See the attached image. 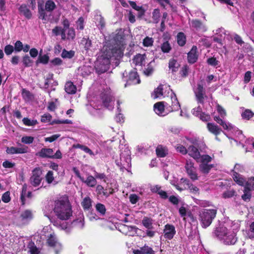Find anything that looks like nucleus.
<instances>
[{
	"instance_id": "nucleus-1",
	"label": "nucleus",
	"mask_w": 254,
	"mask_h": 254,
	"mask_svg": "<svg viewBox=\"0 0 254 254\" xmlns=\"http://www.w3.org/2000/svg\"><path fill=\"white\" fill-rule=\"evenodd\" d=\"M121 39V35L113 34L110 36V40L106 42L98 54L95 64V69L98 74L108 70L112 58L116 59L123 56V53L120 46Z\"/></svg>"
},
{
	"instance_id": "nucleus-2",
	"label": "nucleus",
	"mask_w": 254,
	"mask_h": 254,
	"mask_svg": "<svg viewBox=\"0 0 254 254\" xmlns=\"http://www.w3.org/2000/svg\"><path fill=\"white\" fill-rule=\"evenodd\" d=\"M54 213L61 220L68 219L72 215L71 206L67 199L60 198L55 201Z\"/></svg>"
},
{
	"instance_id": "nucleus-3",
	"label": "nucleus",
	"mask_w": 254,
	"mask_h": 254,
	"mask_svg": "<svg viewBox=\"0 0 254 254\" xmlns=\"http://www.w3.org/2000/svg\"><path fill=\"white\" fill-rule=\"evenodd\" d=\"M56 7L55 2L48 0L45 3L44 0H38V8L39 14V18L44 21V22L49 20V16L47 15L46 11L51 12L55 9Z\"/></svg>"
},
{
	"instance_id": "nucleus-4",
	"label": "nucleus",
	"mask_w": 254,
	"mask_h": 254,
	"mask_svg": "<svg viewBox=\"0 0 254 254\" xmlns=\"http://www.w3.org/2000/svg\"><path fill=\"white\" fill-rule=\"evenodd\" d=\"M217 209H204L199 212V220L203 228H206L211 224L216 217Z\"/></svg>"
},
{
	"instance_id": "nucleus-5",
	"label": "nucleus",
	"mask_w": 254,
	"mask_h": 254,
	"mask_svg": "<svg viewBox=\"0 0 254 254\" xmlns=\"http://www.w3.org/2000/svg\"><path fill=\"white\" fill-rule=\"evenodd\" d=\"M116 163L120 169L128 170L131 167L130 151L126 147L124 150H122L120 154L119 160L116 161Z\"/></svg>"
},
{
	"instance_id": "nucleus-6",
	"label": "nucleus",
	"mask_w": 254,
	"mask_h": 254,
	"mask_svg": "<svg viewBox=\"0 0 254 254\" xmlns=\"http://www.w3.org/2000/svg\"><path fill=\"white\" fill-rule=\"evenodd\" d=\"M101 99L104 106L108 110H112L114 108L115 99L109 90L101 94Z\"/></svg>"
},
{
	"instance_id": "nucleus-7",
	"label": "nucleus",
	"mask_w": 254,
	"mask_h": 254,
	"mask_svg": "<svg viewBox=\"0 0 254 254\" xmlns=\"http://www.w3.org/2000/svg\"><path fill=\"white\" fill-rule=\"evenodd\" d=\"M47 243L49 246L55 248L56 254H59V253L62 250V245L58 241L57 237L54 233L51 234L48 237Z\"/></svg>"
},
{
	"instance_id": "nucleus-8",
	"label": "nucleus",
	"mask_w": 254,
	"mask_h": 254,
	"mask_svg": "<svg viewBox=\"0 0 254 254\" xmlns=\"http://www.w3.org/2000/svg\"><path fill=\"white\" fill-rule=\"evenodd\" d=\"M165 103L160 102L154 105V110L156 114L160 116H165L170 113Z\"/></svg>"
},
{
	"instance_id": "nucleus-9",
	"label": "nucleus",
	"mask_w": 254,
	"mask_h": 254,
	"mask_svg": "<svg viewBox=\"0 0 254 254\" xmlns=\"http://www.w3.org/2000/svg\"><path fill=\"white\" fill-rule=\"evenodd\" d=\"M185 169L188 175L192 181L198 180V177L196 173V168L193 166V163L191 161H187Z\"/></svg>"
},
{
	"instance_id": "nucleus-10",
	"label": "nucleus",
	"mask_w": 254,
	"mask_h": 254,
	"mask_svg": "<svg viewBox=\"0 0 254 254\" xmlns=\"http://www.w3.org/2000/svg\"><path fill=\"white\" fill-rule=\"evenodd\" d=\"M42 171L39 168H35L32 172V176L30 179L31 184L34 187L38 186L42 180Z\"/></svg>"
},
{
	"instance_id": "nucleus-11",
	"label": "nucleus",
	"mask_w": 254,
	"mask_h": 254,
	"mask_svg": "<svg viewBox=\"0 0 254 254\" xmlns=\"http://www.w3.org/2000/svg\"><path fill=\"white\" fill-rule=\"evenodd\" d=\"M171 104L165 103L170 112L178 111L180 109L181 105L179 102L176 94L172 92L170 95Z\"/></svg>"
},
{
	"instance_id": "nucleus-12",
	"label": "nucleus",
	"mask_w": 254,
	"mask_h": 254,
	"mask_svg": "<svg viewBox=\"0 0 254 254\" xmlns=\"http://www.w3.org/2000/svg\"><path fill=\"white\" fill-rule=\"evenodd\" d=\"M194 93L197 103L203 104L204 99L205 96V91L202 85L198 83L197 88L194 90Z\"/></svg>"
},
{
	"instance_id": "nucleus-13",
	"label": "nucleus",
	"mask_w": 254,
	"mask_h": 254,
	"mask_svg": "<svg viewBox=\"0 0 254 254\" xmlns=\"http://www.w3.org/2000/svg\"><path fill=\"white\" fill-rule=\"evenodd\" d=\"M221 241L226 245H234L237 241L236 233L229 231Z\"/></svg>"
},
{
	"instance_id": "nucleus-14",
	"label": "nucleus",
	"mask_w": 254,
	"mask_h": 254,
	"mask_svg": "<svg viewBox=\"0 0 254 254\" xmlns=\"http://www.w3.org/2000/svg\"><path fill=\"white\" fill-rule=\"evenodd\" d=\"M28 147L20 144L19 147H7L6 152L9 154H23L28 152Z\"/></svg>"
},
{
	"instance_id": "nucleus-15",
	"label": "nucleus",
	"mask_w": 254,
	"mask_h": 254,
	"mask_svg": "<svg viewBox=\"0 0 254 254\" xmlns=\"http://www.w3.org/2000/svg\"><path fill=\"white\" fill-rule=\"evenodd\" d=\"M228 231L229 230L225 226L220 225L214 230L213 234L219 240L222 241Z\"/></svg>"
},
{
	"instance_id": "nucleus-16",
	"label": "nucleus",
	"mask_w": 254,
	"mask_h": 254,
	"mask_svg": "<svg viewBox=\"0 0 254 254\" xmlns=\"http://www.w3.org/2000/svg\"><path fill=\"white\" fill-rule=\"evenodd\" d=\"M165 238L171 240L176 234V230L174 225L167 224L165 225L163 230Z\"/></svg>"
},
{
	"instance_id": "nucleus-17",
	"label": "nucleus",
	"mask_w": 254,
	"mask_h": 254,
	"mask_svg": "<svg viewBox=\"0 0 254 254\" xmlns=\"http://www.w3.org/2000/svg\"><path fill=\"white\" fill-rule=\"evenodd\" d=\"M232 172H233V178L238 185L245 187L247 186L248 181L242 175L234 170H232Z\"/></svg>"
},
{
	"instance_id": "nucleus-18",
	"label": "nucleus",
	"mask_w": 254,
	"mask_h": 254,
	"mask_svg": "<svg viewBox=\"0 0 254 254\" xmlns=\"http://www.w3.org/2000/svg\"><path fill=\"white\" fill-rule=\"evenodd\" d=\"M190 26L197 31H205L207 30L206 26L197 19L192 20L190 22Z\"/></svg>"
},
{
	"instance_id": "nucleus-19",
	"label": "nucleus",
	"mask_w": 254,
	"mask_h": 254,
	"mask_svg": "<svg viewBox=\"0 0 254 254\" xmlns=\"http://www.w3.org/2000/svg\"><path fill=\"white\" fill-rule=\"evenodd\" d=\"M140 79L137 72L135 70L129 72L127 83L130 84H138L140 83Z\"/></svg>"
},
{
	"instance_id": "nucleus-20",
	"label": "nucleus",
	"mask_w": 254,
	"mask_h": 254,
	"mask_svg": "<svg viewBox=\"0 0 254 254\" xmlns=\"http://www.w3.org/2000/svg\"><path fill=\"white\" fill-rule=\"evenodd\" d=\"M188 62L190 63H194L197 59V48L193 46L190 51L188 54Z\"/></svg>"
},
{
	"instance_id": "nucleus-21",
	"label": "nucleus",
	"mask_w": 254,
	"mask_h": 254,
	"mask_svg": "<svg viewBox=\"0 0 254 254\" xmlns=\"http://www.w3.org/2000/svg\"><path fill=\"white\" fill-rule=\"evenodd\" d=\"M70 225L72 227H76L81 229L84 227V216L82 214L80 213L78 218L72 221Z\"/></svg>"
},
{
	"instance_id": "nucleus-22",
	"label": "nucleus",
	"mask_w": 254,
	"mask_h": 254,
	"mask_svg": "<svg viewBox=\"0 0 254 254\" xmlns=\"http://www.w3.org/2000/svg\"><path fill=\"white\" fill-rule=\"evenodd\" d=\"M188 152L190 156L193 157L197 162L200 158V153L198 149L194 146H190L188 149Z\"/></svg>"
},
{
	"instance_id": "nucleus-23",
	"label": "nucleus",
	"mask_w": 254,
	"mask_h": 254,
	"mask_svg": "<svg viewBox=\"0 0 254 254\" xmlns=\"http://www.w3.org/2000/svg\"><path fill=\"white\" fill-rule=\"evenodd\" d=\"M132 64L135 66H142L145 64V56L141 54L136 55L132 59Z\"/></svg>"
},
{
	"instance_id": "nucleus-24",
	"label": "nucleus",
	"mask_w": 254,
	"mask_h": 254,
	"mask_svg": "<svg viewBox=\"0 0 254 254\" xmlns=\"http://www.w3.org/2000/svg\"><path fill=\"white\" fill-rule=\"evenodd\" d=\"M81 182L85 184L88 187L91 188H94L97 185L96 179L95 177L92 176V175H88L86 179H84V178H83V181Z\"/></svg>"
},
{
	"instance_id": "nucleus-25",
	"label": "nucleus",
	"mask_w": 254,
	"mask_h": 254,
	"mask_svg": "<svg viewBox=\"0 0 254 254\" xmlns=\"http://www.w3.org/2000/svg\"><path fill=\"white\" fill-rule=\"evenodd\" d=\"M52 33L55 36H58L61 34V39L63 40H66V33L65 32V29H63L61 27L56 26L54 29H52Z\"/></svg>"
},
{
	"instance_id": "nucleus-26",
	"label": "nucleus",
	"mask_w": 254,
	"mask_h": 254,
	"mask_svg": "<svg viewBox=\"0 0 254 254\" xmlns=\"http://www.w3.org/2000/svg\"><path fill=\"white\" fill-rule=\"evenodd\" d=\"M156 152L158 157H164L168 154V150L166 147L159 145L156 147Z\"/></svg>"
},
{
	"instance_id": "nucleus-27",
	"label": "nucleus",
	"mask_w": 254,
	"mask_h": 254,
	"mask_svg": "<svg viewBox=\"0 0 254 254\" xmlns=\"http://www.w3.org/2000/svg\"><path fill=\"white\" fill-rule=\"evenodd\" d=\"M33 218V215L32 211L30 210H25L23 211L20 216V218L21 219V221L24 222H27L31 220Z\"/></svg>"
},
{
	"instance_id": "nucleus-28",
	"label": "nucleus",
	"mask_w": 254,
	"mask_h": 254,
	"mask_svg": "<svg viewBox=\"0 0 254 254\" xmlns=\"http://www.w3.org/2000/svg\"><path fill=\"white\" fill-rule=\"evenodd\" d=\"M19 11L23 14L27 18L30 19L32 17V13L30 9L26 4H22L19 7Z\"/></svg>"
},
{
	"instance_id": "nucleus-29",
	"label": "nucleus",
	"mask_w": 254,
	"mask_h": 254,
	"mask_svg": "<svg viewBox=\"0 0 254 254\" xmlns=\"http://www.w3.org/2000/svg\"><path fill=\"white\" fill-rule=\"evenodd\" d=\"M64 90L68 94H73L76 91V87L72 82H67L64 86Z\"/></svg>"
},
{
	"instance_id": "nucleus-30",
	"label": "nucleus",
	"mask_w": 254,
	"mask_h": 254,
	"mask_svg": "<svg viewBox=\"0 0 254 254\" xmlns=\"http://www.w3.org/2000/svg\"><path fill=\"white\" fill-rule=\"evenodd\" d=\"M38 154L41 157H47L52 158V155L53 154V150L51 148H43L38 153Z\"/></svg>"
},
{
	"instance_id": "nucleus-31",
	"label": "nucleus",
	"mask_w": 254,
	"mask_h": 254,
	"mask_svg": "<svg viewBox=\"0 0 254 254\" xmlns=\"http://www.w3.org/2000/svg\"><path fill=\"white\" fill-rule=\"evenodd\" d=\"M180 66L179 64L177 62V60L172 59L169 62V68L172 72H176L178 70Z\"/></svg>"
},
{
	"instance_id": "nucleus-32",
	"label": "nucleus",
	"mask_w": 254,
	"mask_h": 254,
	"mask_svg": "<svg viewBox=\"0 0 254 254\" xmlns=\"http://www.w3.org/2000/svg\"><path fill=\"white\" fill-rule=\"evenodd\" d=\"M52 222L54 225L58 228H61L63 230H65L66 232H68L69 231V226L66 222H63L61 223V222H59L58 220H54L52 221Z\"/></svg>"
},
{
	"instance_id": "nucleus-33",
	"label": "nucleus",
	"mask_w": 254,
	"mask_h": 254,
	"mask_svg": "<svg viewBox=\"0 0 254 254\" xmlns=\"http://www.w3.org/2000/svg\"><path fill=\"white\" fill-rule=\"evenodd\" d=\"M81 205L84 210H88L92 207V200L88 197H85L81 202Z\"/></svg>"
},
{
	"instance_id": "nucleus-34",
	"label": "nucleus",
	"mask_w": 254,
	"mask_h": 254,
	"mask_svg": "<svg viewBox=\"0 0 254 254\" xmlns=\"http://www.w3.org/2000/svg\"><path fill=\"white\" fill-rule=\"evenodd\" d=\"M153 221L151 218L144 217L142 220V224L147 229H151L153 228Z\"/></svg>"
},
{
	"instance_id": "nucleus-35",
	"label": "nucleus",
	"mask_w": 254,
	"mask_h": 254,
	"mask_svg": "<svg viewBox=\"0 0 254 254\" xmlns=\"http://www.w3.org/2000/svg\"><path fill=\"white\" fill-rule=\"evenodd\" d=\"M212 167V165H208V164L204 163H202L199 165V170L204 174L208 173Z\"/></svg>"
},
{
	"instance_id": "nucleus-36",
	"label": "nucleus",
	"mask_w": 254,
	"mask_h": 254,
	"mask_svg": "<svg viewBox=\"0 0 254 254\" xmlns=\"http://www.w3.org/2000/svg\"><path fill=\"white\" fill-rule=\"evenodd\" d=\"M92 70V67L89 65H83L80 68L81 74L83 76L89 75Z\"/></svg>"
},
{
	"instance_id": "nucleus-37",
	"label": "nucleus",
	"mask_w": 254,
	"mask_h": 254,
	"mask_svg": "<svg viewBox=\"0 0 254 254\" xmlns=\"http://www.w3.org/2000/svg\"><path fill=\"white\" fill-rule=\"evenodd\" d=\"M163 95V85H159L155 89L152 94V97L154 99L160 98Z\"/></svg>"
},
{
	"instance_id": "nucleus-38",
	"label": "nucleus",
	"mask_w": 254,
	"mask_h": 254,
	"mask_svg": "<svg viewBox=\"0 0 254 254\" xmlns=\"http://www.w3.org/2000/svg\"><path fill=\"white\" fill-rule=\"evenodd\" d=\"M177 43L180 46L185 45L186 42V38L183 32H180L177 36Z\"/></svg>"
},
{
	"instance_id": "nucleus-39",
	"label": "nucleus",
	"mask_w": 254,
	"mask_h": 254,
	"mask_svg": "<svg viewBox=\"0 0 254 254\" xmlns=\"http://www.w3.org/2000/svg\"><path fill=\"white\" fill-rule=\"evenodd\" d=\"M28 247L29 249L28 252L30 254H39L40 252V249L37 248L34 243L32 242L29 243Z\"/></svg>"
},
{
	"instance_id": "nucleus-40",
	"label": "nucleus",
	"mask_w": 254,
	"mask_h": 254,
	"mask_svg": "<svg viewBox=\"0 0 254 254\" xmlns=\"http://www.w3.org/2000/svg\"><path fill=\"white\" fill-rule=\"evenodd\" d=\"M161 51L164 53H168L172 49L171 46L168 41H165L160 45Z\"/></svg>"
},
{
	"instance_id": "nucleus-41",
	"label": "nucleus",
	"mask_w": 254,
	"mask_h": 254,
	"mask_svg": "<svg viewBox=\"0 0 254 254\" xmlns=\"http://www.w3.org/2000/svg\"><path fill=\"white\" fill-rule=\"evenodd\" d=\"M27 186L24 184L22 188V191L20 194V200L22 205H24L25 203V197L27 194Z\"/></svg>"
},
{
	"instance_id": "nucleus-42",
	"label": "nucleus",
	"mask_w": 254,
	"mask_h": 254,
	"mask_svg": "<svg viewBox=\"0 0 254 254\" xmlns=\"http://www.w3.org/2000/svg\"><path fill=\"white\" fill-rule=\"evenodd\" d=\"M160 10L158 8H156L154 9L152 12V19L154 23H158L160 21Z\"/></svg>"
},
{
	"instance_id": "nucleus-43",
	"label": "nucleus",
	"mask_w": 254,
	"mask_h": 254,
	"mask_svg": "<svg viewBox=\"0 0 254 254\" xmlns=\"http://www.w3.org/2000/svg\"><path fill=\"white\" fill-rule=\"evenodd\" d=\"M251 190H248V188H244V193L242 195V198L245 201H249L252 197V194L250 191Z\"/></svg>"
},
{
	"instance_id": "nucleus-44",
	"label": "nucleus",
	"mask_w": 254,
	"mask_h": 254,
	"mask_svg": "<svg viewBox=\"0 0 254 254\" xmlns=\"http://www.w3.org/2000/svg\"><path fill=\"white\" fill-rule=\"evenodd\" d=\"M22 121L24 125L26 126H34L38 124V122L36 120L30 119L28 118H23Z\"/></svg>"
},
{
	"instance_id": "nucleus-45",
	"label": "nucleus",
	"mask_w": 254,
	"mask_h": 254,
	"mask_svg": "<svg viewBox=\"0 0 254 254\" xmlns=\"http://www.w3.org/2000/svg\"><path fill=\"white\" fill-rule=\"evenodd\" d=\"M96 210L100 213V215L103 216L105 214L106 209L105 206L100 203H98L95 206Z\"/></svg>"
},
{
	"instance_id": "nucleus-46",
	"label": "nucleus",
	"mask_w": 254,
	"mask_h": 254,
	"mask_svg": "<svg viewBox=\"0 0 254 254\" xmlns=\"http://www.w3.org/2000/svg\"><path fill=\"white\" fill-rule=\"evenodd\" d=\"M254 115V113L249 109H246L242 113V118L244 119L249 120Z\"/></svg>"
},
{
	"instance_id": "nucleus-47",
	"label": "nucleus",
	"mask_w": 254,
	"mask_h": 254,
	"mask_svg": "<svg viewBox=\"0 0 254 254\" xmlns=\"http://www.w3.org/2000/svg\"><path fill=\"white\" fill-rule=\"evenodd\" d=\"M96 23L99 28L102 29L105 26V21L101 15H98L96 18Z\"/></svg>"
},
{
	"instance_id": "nucleus-48",
	"label": "nucleus",
	"mask_w": 254,
	"mask_h": 254,
	"mask_svg": "<svg viewBox=\"0 0 254 254\" xmlns=\"http://www.w3.org/2000/svg\"><path fill=\"white\" fill-rule=\"evenodd\" d=\"M214 120L222 127H232L231 124L226 123L221 119L219 117H215Z\"/></svg>"
},
{
	"instance_id": "nucleus-49",
	"label": "nucleus",
	"mask_w": 254,
	"mask_h": 254,
	"mask_svg": "<svg viewBox=\"0 0 254 254\" xmlns=\"http://www.w3.org/2000/svg\"><path fill=\"white\" fill-rule=\"evenodd\" d=\"M143 254H155V252L152 249L146 245L140 248Z\"/></svg>"
},
{
	"instance_id": "nucleus-50",
	"label": "nucleus",
	"mask_w": 254,
	"mask_h": 254,
	"mask_svg": "<svg viewBox=\"0 0 254 254\" xmlns=\"http://www.w3.org/2000/svg\"><path fill=\"white\" fill-rule=\"evenodd\" d=\"M74 55V52L73 51H67L64 49L62 53V57L63 58L71 59Z\"/></svg>"
},
{
	"instance_id": "nucleus-51",
	"label": "nucleus",
	"mask_w": 254,
	"mask_h": 254,
	"mask_svg": "<svg viewBox=\"0 0 254 254\" xmlns=\"http://www.w3.org/2000/svg\"><path fill=\"white\" fill-rule=\"evenodd\" d=\"M154 40L152 38L146 37L143 41V45L145 47H150L153 45Z\"/></svg>"
},
{
	"instance_id": "nucleus-52",
	"label": "nucleus",
	"mask_w": 254,
	"mask_h": 254,
	"mask_svg": "<svg viewBox=\"0 0 254 254\" xmlns=\"http://www.w3.org/2000/svg\"><path fill=\"white\" fill-rule=\"evenodd\" d=\"M75 36V33L72 28L67 29V36L66 35V40H73Z\"/></svg>"
},
{
	"instance_id": "nucleus-53",
	"label": "nucleus",
	"mask_w": 254,
	"mask_h": 254,
	"mask_svg": "<svg viewBox=\"0 0 254 254\" xmlns=\"http://www.w3.org/2000/svg\"><path fill=\"white\" fill-rule=\"evenodd\" d=\"M22 62L25 66L29 67L32 65L33 64L32 60H31L28 55H26L23 58Z\"/></svg>"
},
{
	"instance_id": "nucleus-54",
	"label": "nucleus",
	"mask_w": 254,
	"mask_h": 254,
	"mask_svg": "<svg viewBox=\"0 0 254 254\" xmlns=\"http://www.w3.org/2000/svg\"><path fill=\"white\" fill-rule=\"evenodd\" d=\"M49 57L47 55H44L43 56H40L38 58V60L37 61V64L40 63H42L43 64H46L48 63L49 61Z\"/></svg>"
},
{
	"instance_id": "nucleus-55",
	"label": "nucleus",
	"mask_w": 254,
	"mask_h": 254,
	"mask_svg": "<svg viewBox=\"0 0 254 254\" xmlns=\"http://www.w3.org/2000/svg\"><path fill=\"white\" fill-rule=\"evenodd\" d=\"M94 177L95 179H100L103 180L104 182H106L107 177L104 173H99L96 171L94 172Z\"/></svg>"
},
{
	"instance_id": "nucleus-56",
	"label": "nucleus",
	"mask_w": 254,
	"mask_h": 254,
	"mask_svg": "<svg viewBox=\"0 0 254 254\" xmlns=\"http://www.w3.org/2000/svg\"><path fill=\"white\" fill-rule=\"evenodd\" d=\"M211 157L209 156L208 155H203L202 156L200 155V158L199 159V161H200L201 163H208L211 161Z\"/></svg>"
},
{
	"instance_id": "nucleus-57",
	"label": "nucleus",
	"mask_w": 254,
	"mask_h": 254,
	"mask_svg": "<svg viewBox=\"0 0 254 254\" xmlns=\"http://www.w3.org/2000/svg\"><path fill=\"white\" fill-rule=\"evenodd\" d=\"M235 191L233 190H228L223 192V197L225 198H231L234 196Z\"/></svg>"
},
{
	"instance_id": "nucleus-58",
	"label": "nucleus",
	"mask_w": 254,
	"mask_h": 254,
	"mask_svg": "<svg viewBox=\"0 0 254 254\" xmlns=\"http://www.w3.org/2000/svg\"><path fill=\"white\" fill-rule=\"evenodd\" d=\"M191 112H192V114L194 116L197 117H199L200 116V115L201 114V113H203L202 112V109L199 106H198L196 108H193Z\"/></svg>"
},
{
	"instance_id": "nucleus-59",
	"label": "nucleus",
	"mask_w": 254,
	"mask_h": 254,
	"mask_svg": "<svg viewBox=\"0 0 254 254\" xmlns=\"http://www.w3.org/2000/svg\"><path fill=\"white\" fill-rule=\"evenodd\" d=\"M14 49L15 52H19L21 51L23 49L22 43L20 41H17L14 44Z\"/></svg>"
},
{
	"instance_id": "nucleus-60",
	"label": "nucleus",
	"mask_w": 254,
	"mask_h": 254,
	"mask_svg": "<svg viewBox=\"0 0 254 254\" xmlns=\"http://www.w3.org/2000/svg\"><path fill=\"white\" fill-rule=\"evenodd\" d=\"M52 116L50 114L47 113L41 116V121L42 123H49L51 122Z\"/></svg>"
},
{
	"instance_id": "nucleus-61",
	"label": "nucleus",
	"mask_w": 254,
	"mask_h": 254,
	"mask_svg": "<svg viewBox=\"0 0 254 254\" xmlns=\"http://www.w3.org/2000/svg\"><path fill=\"white\" fill-rule=\"evenodd\" d=\"M53 172L51 171L48 172L46 175V180L48 184H51L54 180Z\"/></svg>"
},
{
	"instance_id": "nucleus-62",
	"label": "nucleus",
	"mask_w": 254,
	"mask_h": 254,
	"mask_svg": "<svg viewBox=\"0 0 254 254\" xmlns=\"http://www.w3.org/2000/svg\"><path fill=\"white\" fill-rule=\"evenodd\" d=\"M83 44L84 45L85 49L87 50L91 47V41L89 39L83 38L82 40Z\"/></svg>"
},
{
	"instance_id": "nucleus-63",
	"label": "nucleus",
	"mask_w": 254,
	"mask_h": 254,
	"mask_svg": "<svg viewBox=\"0 0 254 254\" xmlns=\"http://www.w3.org/2000/svg\"><path fill=\"white\" fill-rule=\"evenodd\" d=\"M248 235L251 239L254 238V221L250 225V229L248 232Z\"/></svg>"
},
{
	"instance_id": "nucleus-64",
	"label": "nucleus",
	"mask_w": 254,
	"mask_h": 254,
	"mask_svg": "<svg viewBox=\"0 0 254 254\" xmlns=\"http://www.w3.org/2000/svg\"><path fill=\"white\" fill-rule=\"evenodd\" d=\"M246 188H248V190H254V177H252L248 181Z\"/></svg>"
}]
</instances>
